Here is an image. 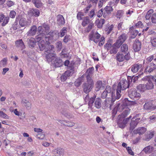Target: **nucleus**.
<instances>
[{
	"instance_id": "nucleus-2",
	"label": "nucleus",
	"mask_w": 156,
	"mask_h": 156,
	"mask_svg": "<svg viewBox=\"0 0 156 156\" xmlns=\"http://www.w3.org/2000/svg\"><path fill=\"white\" fill-rule=\"evenodd\" d=\"M96 96L94 94L93 96L90 98L89 95L87 94L84 98L85 102L88 101V104L90 107H91L94 103V105L97 108H100L101 106V100L100 98H96Z\"/></svg>"
},
{
	"instance_id": "nucleus-17",
	"label": "nucleus",
	"mask_w": 156,
	"mask_h": 156,
	"mask_svg": "<svg viewBox=\"0 0 156 156\" xmlns=\"http://www.w3.org/2000/svg\"><path fill=\"white\" fill-rule=\"evenodd\" d=\"M51 64L55 67H60L63 64L62 60L59 58H57V57L51 63Z\"/></svg>"
},
{
	"instance_id": "nucleus-39",
	"label": "nucleus",
	"mask_w": 156,
	"mask_h": 156,
	"mask_svg": "<svg viewBox=\"0 0 156 156\" xmlns=\"http://www.w3.org/2000/svg\"><path fill=\"white\" fill-rule=\"evenodd\" d=\"M102 82L101 81H98L96 84V86L95 89V90L98 91L100 90L102 87Z\"/></svg>"
},
{
	"instance_id": "nucleus-25",
	"label": "nucleus",
	"mask_w": 156,
	"mask_h": 156,
	"mask_svg": "<svg viewBox=\"0 0 156 156\" xmlns=\"http://www.w3.org/2000/svg\"><path fill=\"white\" fill-rule=\"evenodd\" d=\"M120 51L124 54H130L128 51V46L127 44H124L121 46Z\"/></svg>"
},
{
	"instance_id": "nucleus-20",
	"label": "nucleus",
	"mask_w": 156,
	"mask_h": 156,
	"mask_svg": "<svg viewBox=\"0 0 156 156\" xmlns=\"http://www.w3.org/2000/svg\"><path fill=\"white\" fill-rule=\"evenodd\" d=\"M56 57V54L54 53H49L46 55V58L48 62H53L55 58Z\"/></svg>"
},
{
	"instance_id": "nucleus-45",
	"label": "nucleus",
	"mask_w": 156,
	"mask_h": 156,
	"mask_svg": "<svg viewBox=\"0 0 156 156\" xmlns=\"http://www.w3.org/2000/svg\"><path fill=\"white\" fill-rule=\"evenodd\" d=\"M32 2L37 8H39L41 5V2L39 0H32Z\"/></svg>"
},
{
	"instance_id": "nucleus-56",
	"label": "nucleus",
	"mask_w": 156,
	"mask_h": 156,
	"mask_svg": "<svg viewBox=\"0 0 156 156\" xmlns=\"http://www.w3.org/2000/svg\"><path fill=\"white\" fill-rule=\"evenodd\" d=\"M16 12L14 11H11L9 13V16L11 18H15L16 15Z\"/></svg>"
},
{
	"instance_id": "nucleus-33",
	"label": "nucleus",
	"mask_w": 156,
	"mask_h": 156,
	"mask_svg": "<svg viewBox=\"0 0 156 156\" xmlns=\"http://www.w3.org/2000/svg\"><path fill=\"white\" fill-rule=\"evenodd\" d=\"M118 44H115V43L113 45L112 48L110 50L109 52L110 54H116L118 51V49L120 47L119 46L118 47Z\"/></svg>"
},
{
	"instance_id": "nucleus-21",
	"label": "nucleus",
	"mask_w": 156,
	"mask_h": 156,
	"mask_svg": "<svg viewBox=\"0 0 156 156\" xmlns=\"http://www.w3.org/2000/svg\"><path fill=\"white\" fill-rule=\"evenodd\" d=\"M28 13L30 16L38 17L39 15L40 12L37 9H32L28 11Z\"/></svg>"
},
{
	"instance_id": "nucleus-63",
	"label": "nucleus",
	"mask_w": 156,
	"mask_h": 156,
	"mask_svg": "<svg viewBox=\"0 0 156 156\" xmlns=\"http://www.w3.org/2000/svg\"><path fill=\"white\" fill-rule=\"evenodd\" d=\"M81 83L82 81L80 79H78L75 81V84L76 86H78L81 85Z\"/></svg>"
},
{
	"instance_id": "nucleus-49",
	"label": "nucleus",
	"mask_w": 156,
	"mask_h": 156,
	"mask_svg": "<svg viewBox=\"0 0 156 156\" xmlns=\"http://www.w3.org/2000/svg\"><path fill=\"white\" fill-rule=\"evenodd\" d=\"M94 25L92 22H91L89 24L87 27L86 29V30L87 32H89L92 29Z\"/></svg>"
},
{
	"instance_id": "nucleus-10",
	"label": "nucleus",
	"mask_w": 156,
	"mask_h": 156,
	"mask_svg": "<svg viewBox=\"0 0 156 156\" xmlns=\"http://www.w3.org/2000/svg\"><path fill=\"white\" fill-rule=\"evenodd\" d=\"M124 53H118L116 55V58L117 60L119 62L123 61L125 59L128 60L130 58V54H126L124 55Z\"/></svg>"
},
{
	"instance_id": "nucleus-52",
	"label": "nucleus",
	"mask_w": 156,
	"mask_h": 156,
	"mask_svg": "<svg viewBox=\"0 0 156 156\" xmlns=\"http://www.w3.org/2000/svg\"><path fill=\"white\" fill-rule=\"evenodd\" d=\"M103 14L104 10L103 9H101L98 11L97 14V16L98 17H100L102 15H103Z\"/></svg>"
},
{
	"instance_id": "nucleus-53",
	"label": "nucleus",
	"mask_w": 156,
	"mask_h": 156,
	"mask_svg": "<svg viewBox=\"0 0 156 156\" xmlns=\"http://www.w3.org/2000/svg\"><path fill=\"white\" fill-rule=\"evenodd\" d=\"M4 20L3 23H2V26H5L8 22L9 20V17H6L4 18Z\"/></svg>"
},
{
	"instance_id": "nucleus-29",
	"label": "nucleus",
	"mask_w": 156,
	"mask_h": 156,
	"mask_svg": "<svg viewBox=\"0 0 156 156\" xmlns=\"http://www.w3.org/2000/svg\"><path fill=\"white\" fill-rule=\"evenodd\" d=\"M27 42L28 45L30 48H33L35 46L36 42L34 38L31 37L30 39H28Z\"/></svg>"
},
{
	"instance_id": "nucleus-27",
	"label": "nucleus",
	"mask_w": 156,
	"mask_h": 156,
	"mask_svg": "<svg viewBox=\"0 0 156 156\" xmlns=\"http://www.w3.org/2000/svg\"><path fill=\"white\" fill-rule=\"evenodd\" d=\"M142 67V65L139 64H135L131 66V70L133 73H136Z\"/></svg>"
},
{
	"instance_id": "nucleus-7",
	"label": "nucleus",
	"mask_w": 156,
	"mask_h": 156,
	"mask_svg": "<svg viewBox=\"0 0 156 156\" xmlns=\"http://www.w3.org/2000/svg\"><path fill=\"white\" fill-rule=\"evenodd\" d=\"M128 95L129 97L134 101L138 100L141 96L140 93L137 92L134 89L128 91Z\"/></svg>"
},
{
	"instance_id": "nucleus-36",
	"label": "nucleus",
	"mask_w": 156,
	"mask_h": 156,
	"mask_svg": "<svg viewBox=\"0 0 156 156\" xmlns=\"http://www.w3.org/2000/svg\"><path fill=\"white\" fill-rule=\"evenodd\" d=\"M144 109L147 110H150L153 108V104L150 102L146 103L144 106Z\"/></svg>"
},
{
	"instance_id": "nucleus-42",
	"label": "nucleus",
	"mask_w": 156,
	"mask_h": 156,
	"mask_svg": "<svg viewBox=\"0 0 156 156\" xmlns=\"http://www.w3.org/2000/svg\"><path fill=\"white\" fill-rule=\"evenodd\" d=\"M138 76L135 77L132 76V77L131 76H128V81L129 82L131 81V82H133V83H135L138 80Z\"/></svg>"
},
{
	"instance_id": "nucleus-34",
	"label": "nucleus",
	"mask_w": 156,
	"mask_h": 156,
	"mask_svg": "<svg viewBox=\"0 0 156 156\" xmlns=\"http://www.w3.org/2000/svg\"><path fill=\"white\" fill-rule=\"evenodd\" d=\"M68 51L66 48H64L60 53L61 56L62 57H68L69 55V52H68Z\"/></svg>"
},
{
	"instance_id": "nucleus-12",
	"label": "nucleus",
	"mask_w": 156,
	"mask_h": 156,
	"mask_svg": "<svg viewBox=\"0 0 156 156\" xmlns=\"http://www.w3.org/2000/svg\"><path fill=\"white\" fill-rule=\"evenodd\" d=\"M127 38V35L126 34L124 33L120 35L118 38V39L115 44H118V47L121 46L122 43L125 41Z\"/></svg>"
},
{
	"instance_id": "nucleus-61",
	"label": "nucleus",
	"mask_w": 156,
	"mask_h": 156,
	"mask_svg": "<svg viewBox=\"0 0 156 156\" xmlns=\"http://www.w3.org/2000/svg\"><path fill=\"white\" fill-rule=\"evenodd\" d=\"M70 36L67 35H66L63 39V41L65 43H67L68 41L70 40Z\"/></svg>"
},
{
	"instance_id": "nucleus-54",
	"label": "nucleus",
	"mask_w": 156,
	"mask_h": 156,
	"mask_svg": "<svg viewBox=\"0 0 156 156\" xmlns=\"http://www.w3.org/2000/svg\"><path fill=\"white\" fill-rule=\"evenodd\" d=\"M73 72H71L70 70H68L66 71L64 73V74L67 77H68L73 74Z\"/></svg>"
},
{
	"instance_id": "nucleus-11",
	"label": "nucleus",
	"mask_w": 156,
	"mask_h": 156,
	"mask_svg": "<svg viewBox=\"0 0 156 156\" xmlns=\"http://www.w3.org/2000/svg\"><path fill=\"white\" fill-rule=\"evenodd\" d=\"M142 44L138 39H136L133 45V49L135 52H137L140 51L141 48Z\"/></svg>"
},
{
	"instance_id": "nucleus-58",
	"label": "nucleus",
	"mask_w": 156,
	"mask_h": 156,
	"mask_svg": "<svg viewBox=\"0 0 156 156\" xmlns=\"http://www.w3.org/2000/svg\"><path fill=\"white\" fill-rule=\"evenodd\" d=\"M37 136V138L39 139H43L44 137V135L42 133H38Z\"/></svg>"
},
{
	"instance_id": "nucleus-38",
	"label": "nucleus",
	"mask_w": 156,
	"mask_h": 156,
	"mask_svg": "<svg viewBox=\"0 0 156 156\" xmlns=\"http://www.w3.org/2000/svg\"><path fill=\"white\" fill-rule=\"evenodd\" d=\"M47 48V52L48 53H54V47L53 45H50V44H48Z\"/></svg>"
},
{
	"instance_id": "nucleus-13",
	"label": "nucleus",
	"mask_w": 156,
	"mask_h": 156,
	"mask_svg": "<svg viewBox=\"0 0 156 156\" xmlns=\"http://www.w3.org/2000/svg\"><path fill=\"white\" fill-rule=\"evenodd\" d=\"M101 35L97 31L95 34H91L90 35V39L95 43H97L100 40Z\"/></svg>"
},
{
	"instance_id": "nucleus-14",
	"label": "nucleus",
	"mask_w": 156,
	"mask_h": 156,
	"mask_svg": "<svg viewBox=\"0 0 156 156\" xmlns=\"http://www.w3.org/2000/svg\"><path fill=\"white\" fill-rule=\"evenodd\" d=\"M53 31L51 30L45 35V40L48 44H50L53 39V36L54 33Z\"/></svg>"
},
{
	"instance_id": "nucleus-9",
	"label": "nucleus",
	"mask_w": 156,
	"mask_h": 156,
	"mask_svg": "<svg viewBox=\"0 0 156 156\" xmlns=\"http://www.w3.org/2000/svg\"><path fill=\"white\" fill-rule=\"evenodd\" d=\"M16 21L17 22H19V24L21 27H25L27 26L28 22L26 19L23 17L21 15H19L16 16Z\"/></svg>"
},
{
	"instance_id": "nucleus-8",
	"label": "nucleus",
	"mask_w": 156,
	"mask_h": 156,
	"mask_svg": "<svg viewBox=\"0 0 156 156\" xmlns=\"http://www.w3.org/2000/svg\"><path fill=\"white\" fill-rule=\"evenodd\" d=\"M155 69H156V58L152 62L148 63L145 69V71L151 73Z\"/></svg>"
},
{
	"instance_id": "nucleus-48",
	"label": "nucleus",
	"mask_w": 156,
	"mask_h": 156,
	"mask_svg": "<svg viewBox=\"0 0 156 156\" xmlns=\"http://www.w3.org/2000/svg\"><path fill=\"white\" fill-rule=\"evenodd\" d=\"M62 114L64 115L66 118L70 119L72 117L73 115L70 113L67 112H66L64 111H62Z\"/></svg>"
},
{
	"instance_id": "nucleus-28",
	"label": "nucleus",
	"mask_w": 156,
	"mask_h": 156,
	"mask_svg": "<svg viewBox=\"0 0 156 156\" xmlns=\"http://www.w3.org/2000/svg\"><path fill=\"white\" fill-rule=\"evenodd\" d=\"M145 84L147 90H151L154 88V84L149 77L147 79V81Z\"/></svg>"
},
{
	"instance_id": "nucleus-40",
	"label": "nucleus",
	"mask_w": 156,
	"mask_h": 156,
	"mask_svg": "<svg viewBox=\"0 0 156 156\" xmlns=\"http://www.w3.org/2000/svg\"><path fill=\"white\" fill-rule=\"evenodd\" d=\"M67 28L66 27H63L60 30L59 36L60 37H62L65 35V34L67 32Z\"/></svg>"
},
{
	"instance_id": "nucleus-32",
	"label": "nucleus",
	"mask_w": 156,
	"mask_h": 156,
	"mask_svg": "<svg viewBox=\"0 0 156 156\" xmlns=\"http://www.w3.org/2000/svg\"><path fill=\"white\" fill-rule=\"evenodd\" d=\"M21 103L25 106L27 109H30L31 108V103L28 100L25 99H23L22 100Z\"/></svg>"
},
{
	"instance_id": "nucleus-22",
	"label": "nucleus",
	"mask_w": 156,
	"mask_h": 156,
	"mask_svg": "<svg viewBox=\"0 0 156 156\" xmlns=\"http://www.w3.org/2000/svg\"><path fill=\"white\" fill-rule=\"evenodd\" d=\"M136 120H135L132 119L131 122L130 124V129L133 130L134 129L135 127L136 126L138 123L140 122V119H136Z\"/></svg>"
},
{
	"instance_id": "nucleus-15",
	"label": "nucleus",
	"mask_w": 156,
	"mask_h": 156,
	"mask_svg": "<svg viewBox=\"0 0 156 156\" xmlns=\"http://www.w3.org/2000/svg\"><path fill=\"white\" fill-rule=\"evenodd\" d=\"M103 17L105 18H108L109 14H111L113 11V9L111 6H107L104 8Z\"/></svg>"
},
{
	"instance_id": "nucleus-44",
	"label": "nucleus",
	"mask_w": 156,
	"mask_h": 156,
	"mask_svg": "<svg viewBox=\"0 0 156 156\" xmlns=\"http://www.w3.org/2000/svg\"><path fill=\"white\" fill-rule=\"evenodd\" d=\"M154 12L153 10L152 9H151L149 10L147 13V14L145 16V18L146 20H149L150 17H151V14Z\"/></svg>"
},
{
	"instance_id": "nucleus-47",
	"label": "nucleus",
	"mask_w": 156,
	"mask_h": 156,
	"mask_svg": "<svg viewBox=\"0 0 156 156\" xmlns=\"http://www.w3.org/2000/svg\"><path fill=\"white\" fill-rule=\"evenodd\" d=\"M151 19L153 23H156V13H154L152 15Z\"/></svg>"
},
{
	"instance_id": "nucleus-19",
	"label": "nucleus",
	"mask_w": 156,
	"mask_h": 156,
	"mask_svg": "<svg viewBox=\"0 0 156 156\" xmlns=\"http://www.w3.org/2000/svg\"><path fill=\"white\" fill-rule=\"evenodd\" d=\"M121 93L120 91L118 90L117 89H116V94L115 92H112L111 95L112 97V101L114 102L116 99H119L121 97Z\"/></svg>"
},
{
	"instance_id": "nucleus-24",
	"label": "nucleus",
	"mask_w": 156,
	"mask_h": 156,
	"mask_svg": "<svg viewBox=\"0 0 156 156\" xmlns=\"http://www.w3.org/2000/svg\"><path fill=\"white\" fill-rule=\"evenodd\" d=\"M37 30V28L36 26H33L27 32V34L28 36H33L35 35Z\"/></svg>"
},
{
	"instance_id": "nucleus-50",
	"label": "nucleus",
	"mask_w": 156,
	"mask_h": 156,
	"mask_svg": "<svg viewBox=\"0 0 156 156\" xmlns=\"http://www.w3.org/2000/svg\"><path fill=\"white\" fill-rule=\"evenodd\" d=\"M105 91H106V92L108 93V94H109V96L111 95V87L109 86H107Z\"/></svg>"
},
{
	"instance_id": "nucleus-18",
	"label": "nucleus",
	"mask_w": 156,
	"mask_h": 156,
	"mask_svg": "<svg viewBox=\"0 0 156 156\" xmlns=\"http://www.w3.org/2000/svg\"><path fill=\"white\" fill-rule=\"evenodd\" d=\"M37 44L38 45L37 49L40 51H42L44 50L46 48L47 45L44 40L38 41Z\"/></svg>"
},
{
	"instance_id": "nucleus-41",
	"label": "nucleus",
	"mask_w": 156,
	"mask_h": 156,
	"mask_svg": "<svg viewBox=\"0 0 156 156\" xmlns=\"http://www.w3.org/2000/svg\"><path fill=\"white\" fill-rule=\"evenodd\" d=\"M44 37H45V35H44V34H39L35 37V39L38 42V41L42 40V39Z\"/></svg>"
},
{
	"instance_id": "nucleus-43",
	"label": "nucleus",
	"mask_w": 156,
	"mask_h": 156,
	"mask_svg": "<svg viewBox=\"0 0 156 156\" xmlns=\"http://www.w3.org/2000/svg\"><path fill=\"white\" fill-rule=\"evenodd\" d=\"M55 47L58 50H60L62 48V43L61 41H58L55 43Z\"/></svg>"
},
{
	"instance_id": "nucleus-64",
	"label": "nucleus",
	"mask_w": 156,
	"mask_h": 156,
	"mask_svg": "<svg viewBox=\"0 0 156 156\" xmlns=\"http://www.w3.org/2000/svg\"><path fill=\"white\" fill-rule=\"evenodd\" d=\"M152 45L154 47L156 46V37L154 38L151 40Z\"/></svg>"
},
{
	"instance_id": "nucleus-30",
	"label": "nucleus",
	"mask_w": 156,
	"mask_h": 156,
	"mask_svg": "<svg viewBox=\"0 0 156 156\" xmlns=\"http://www.w3.org/2000/svg\"><path fill=\"white\" fill-rule=\"evenodd\" d=\"M15 44L16 47L19 48L21 50H23L25 48L24 44L22 39L17 40L15 42Z\"/></svg>"
},
{
	"instance_id": "nucleus-46",
	"label": "nucleus",
	"mask_w": 156,
	"mask_h": 156,
	"mask_svg": "<svg viewBox=\"0 0 156 156\" xmlns=\"http://www.w3.org/2000/svg\"><path fill=\"white\" fill-rule=\"evenodd\" d=\"M123 14V11L122 10H119L117 12L116 16L117 18L120 19L122 17Z\"/></svg>"
},
{
	"instance_id": "nucleus-35",
	"label": "nucleus",
	"mask_w": 156,
	"mask_h": 156,
	"mask_svg": "<svg viewBox=\"0 0 156 156\" xmlns=\"http://www.w3.org/2000/svg\"><path fill=\"white\" fill-rule=\"evenodd\" d=\"M83 20L82 24L83 27H85L87 25L91 22L88 16L84 17L83 19Z\"/></svg>"
},
{
	"instance_id": "nucleus-31",
	"label": "nucleus",
	"mask_w": 156,
	"mask_h": 156,
	"mask_svg": "<svg viewBox=\"0 0 156 156\" xmlns=\"http://www.w3.org/2000/svg\"><path fill=\"white\" fill-rule=\"evenodd\" d=\"M147 130V129L144 127H139L137 129L135 130L134 133L136 134H138L139 135L143 134Z\"/></svg>"
},
{
	"instance_id": "nucleus-62",
	"label": "nucleus",
	"mask_w": 156,
	"mask_h": 156,
	"mask_svg": "<svg viewBox=\"0 0 156 156\" xmlns=\"http://www.w3.org/2000/svg\"><path fill=\"white\" fill-rule=\"evenodd\" d=\"M105 38L104 37H102L101 38V40L99 41V46H101L103 45L104 43L105 42Z\"/></svg>"
},
{
	"instance_id": "nucleus-1",
	"label": "nucleus",
	"mask_w": 156,
	"mask_h": 156,
	"mask_svg": "<svg viewBox=\"0 0 156 156\" xmlns=\"http://www.w3.org/2000/svg\"><path fill=\"white\" fill-rule=\"evenodd\" d=\"M133 102H134L133 101H130L128 98H126L124 100L121 105L119 104L118 105L119 110H122L126 108L122 114L121 115H119V116H120L121 118H125L130 113V110L128 108H126V107L127 106L131 105L132 103Z\"/></svg>"
},
{
	"instance_id": "nucleus-6",
	"label": "nucleus",
	"mask_w": 156,
	"mask_h": 156,
	"mask_svg": "<svg viewBox=\"0 0 156 156\" xmlns=\"http://www.w3.org/2000/svg\"><path fill=\"white\" fill-rule=\"evenodd\" d=\"M129 82L126 80H122L118 84L117 88L118 90L121 92V90H124L129 88Z\"/></svg>"
},
{
	"instance_id": "nucleus-23",
	"label": "nucleus",
	"mask_w": 156,
	"mask_h": 156,
	"mask_svg": "<svg viewBox=\"0 0 156 156\" xmlns=\"http://www.w3.org/2000/svg\"><path fill=\"white\" fill-rule=\"evenodd\" d=\"M64 152V149L61 147H58L54 150V154L56 156H63Z\"/></svg>"
},
{
	"instance_id": "nucleus-60",
	"label": "nucleus",
	"mask_w": 156,
	"mask_h": 156,
	"mask_svg": "<svg viewBox=\"0 0 156 156\" xmlns=\"http://www.w3.org/2000/svg\"><path fill=\"white\" fill-rule=\"evenodd\" d=\"M105 23V20L104 19H101L99 21V23L100 24V25H98V28H100L102 27V25L104 24Z\"/></svg>"
},
{
	"instance_id": "nucleus-5",
	"label": "nucleus",
	"mask_w": 156,
	"mask_h": 156,
	"mask_svg": "<svg viewBox=\"0 0 156 156\" xmlns=\"http://www.w3.org/2000/svg\"><path fill=\"white\" fill-rule=\"evenodd\" d=\"M132 117L130 116L129 118L124 119L123 118H121L120 116H118L117 120V123L119 127L121 129H123L125 127L126 124L129 120V119H131Z\"/></svg>"
},
{
	"instance_id": "nucleus-51",
	"label": "nucleus",
	"mask_w": 156,
	"mask_h": 156,
	"mask_svg": "<svg viewBox=\"0 0 156 156\" xmlns=\"http://www.w3.org/2000/svg\"><path fill=\"white\" fill-rule=\"evenodd\" d=\"M0 116L6 119H9V117L2 111H0Z\"/></svg>"
},
{
	"instance_id": "nucleus-59",
	"label": "nucleus",
	"mask_w": 156,
	"mask_h": 156,
	"mask_svg": "<svg viewBox=\"0 0 156 156\" xmlns=\"http://www.w3.org/2000/svg\"><path fill=\"white\" fill-rule=\"evenodd\" d=\"M126 150L129 154H131L132 155H134V152L132 151V149L131 148L129 147H126Z\"/></svg>"
},
{
	"instance_id": "nucleus-4",
	"label": "nucleus",
	"mask_w": 156,
	"mask_h": 156,
	"mask_svg": "<svg viewBox=\"0 0 156 156\" xmlns=\"http://www.w3.org/2000/svg\"><path fill=\"white\" fill-rule=\"evenodd\" d=\"M50 31L49 25L45 23H43L41 26H39L37 28V31L39 34H44V35Z\"/></svg>"
},
{
	"instance_id": "nucleus-57",
	"label": "nucleus",
	"mask_w": 156,
	"mask_h": 156,
	"mask_svg": "<svg viewBox=\"0 0 156 156\" xmlns=\"http://www.w3.org/2000/svg\"><path fill=\"white\" fill-rule=\"evenodd\" d=\"M150 146H147L144 148L143 150V151H144L146 153H150Z\"/></svg>"
},
{
	"instance_id": "nucleus-55",
	"label": "nucleus",
	"mask_w": 156,
	"mask_h": 156,
	"mask_svg": "<svg viewBox=\"0 0 156 156\" xmlns=\"http://www.w3.org/2000/svg\"><path fill=\"white\" fill-rule=\"evenodd\" d=\"M154 56L153 55H151L148 57L147 58V60L148 62V64L149 63V62L151 63L152 62V61L154 60Z\"/></svg>"
},
{
	"instance_id": "nucleus-16",
	"label": "nucleus",
	"mask_w": 156,
	"mask_h": 156,
	"mask_svg": "<svg viewBox=\"0 0 156 156\" xmlns=\"http://www.w3.org/2000/svg\"><path fill=\"white\" fill-rule=\"evenodd\" d=\"M154 131H148L146 132L143 136V140L147 141H149L154 135Z\"/></svg>"
},
{
	"instance_id": "nucleus-26",
	"label": "nucleus",
	"mask_w": 156,
	"mask_h": 156,
	"mask_svg": "<svg viewBox=\"0 0 156 156\" xmlns=\"http://www.w3.org/2000/svg\"><path fill=\"white\" fill-rule=\"evenodd\" d=\"M57 24L60 26L63 25L65 23L64 18L62 15H59L57 16Z\"/></svg>"
},
{
	"instance_id": "nucleus-37",
	"label": "nucleus",
	"mask_w": 156,
	"mask_h": 156,
	"mask_svg": "<svg viewBox=\"0 0 156 156\" xmlns=\"http://www.w3.org/2000/svg\"><path fill=\"white\" fill-rule=\"evenodd\" d=\"M137 88L139 91L143 92L147 90L145 84H140L137 87Z\"/></svg>"
},
{
	"instance_id": "nucleus-3",
	"label": "nucleus",
	"mask_w": 156,
	"mask_h": 156,
	"mask_svg": "<svg viewBox=\"0 0 156 156\" xmlns=\"http://www.w3.org/2000/svg\"><path fill=\"white\" fill-rule=\"evenodd\" d=\"M87 82L83 84V90L84 92L87 94L93 88L94 85V82L91 78L90 73L87 76Z\"/></svg>"
}]
</instances>
